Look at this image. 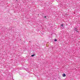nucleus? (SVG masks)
<instances>
[{
    "label": "nucleus",
    "mask_w": 80,
    "mask_h": 80,
    "mask_svg": "<svg viewBox=\"0 0 80 80\" xmlns=\"http://www.w3.org/2000/svg\"><path fill=\"white\" fill-rule=\"evenodd\" d=\"M64 25L63 24H62L61 25V26H60V28L62 29H63V28H64Z\"/></svg>",
    "instance_id": "nucleus-1"
},
{
    "label": "nucleus",
    "mask_w": 80,
    "mask_h": 80,
    "mask_svg": "<svg viewBox=\"0 0 80 80\" xmlns=\"http://www.w3.org/2000/svg\"><path fill=\"white\" fill-rule=\"evenodd\" d=\"M74 30L75 31H76V32H78V30L77 29V28H75L74 29Z\"/></svg>",
    "instance_id": "nucleus-2"
},
{
    "label": "nucleus",
    "mask_w": 80,
    "mask_h": 80,
    "mask_svg": "<svg viewBox=\"0 0 80 80\" xmlns=\"http://www.w3.org/2000/svg\"><path fill=\"white\" fill-rule=\"evenodd\" d=\"M62 76L63 77H66V74L64 73L62 74Z\"/></svg>",
    "instance_id": "nucleus-3"
},
{
    "label": "nucleus",
    "mask_w": 80,
    "mask_h": 80,
    "mask_svg": "<svg viewBox=\"0 0 80 80\" xmlns=\"http://www.w3.org/2000/svg\"><path fill=\"white\" fill-rule=\"evenodd\" d=\"M35 54H33L31 55V57H34Z\"/></svg>",
    "instance_id": "nucleus-4"
},
{
    "label": "nucleus",
    "mask_w": 80,
    "mask_h": 80,
    "mask_svg": "<svg viewBox=\"0 0 80 80\" xmlns=\"http://www.w3.org/2000/svg\"><path fill=\"white\" fill-rule=\"evenodd\" d=\"M57 39H55L54 42H57Z\"/></svg>",
    "instance_id": "nucleus-5"
},
{
    "label": "nucleus",
    "mask_w": 80,
    "mask_h": 80,
    "mask_svg": "<svg viewBox=\"0 0 80 80\" xmlns=\"http://www.w3.org/2000/svg\"><path fill=\"white\" fill-rule=\"evenodd\" d=\"M46 17H46V16H45V17H44V18H46Z\"/></svg>",
    "instance_id": "nucleus-6"
}]
</instances>
